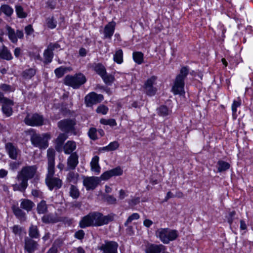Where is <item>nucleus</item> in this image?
I'll return each instance as SVG.
<instances>
[{"label":"nucleus","mask_w":253,"mask_h":253,"mask_svg":"<svg viewBox=\"0 0 253 253\" xmlns=\"http://www.w3.org/2000/svg\"><path fill=\"white\" fill-rule=\"evenodd\" d=\"M48 159L47 173L45 178V183L50 190L58 189L62 185V181L58 177H54L55 167V154L52 150H47Z\"/></svg>","instance_id":"1"},{"label":"nucleus","mask_w":253,"mask_h":253,"mask_svg":"<svg viewBox=\"0 0 253 253\" xmlns=\"http://www.w3.org/2000/svg\"><path fill=\"white\" fill-rule=\"evenodd\" d=\"M189 73L187 67L181 68L179 74L176 77L172 90L174 94L183 95L184 91V80Z\"/></svg>","instance_id":"2"},{"label":"nucleus","mask_w":253,"mask_h":253,"mask_svg":"<svg viewBox=\"0 0 253 253\" xmlns=\"http://www.w3.org/2000/svg\"><path fill=\"white\" fill-rule=\"evenodd\" d=\"M156 237L165 244H168L178 237V232L176 230L170 229L169 228H161L155 232Z\"/></svg>","instance_id":"3"},{"label":"nucleus","mask_w":253,"mask_h":253,"mask_svg":"<svg viewBox=\"0 0 253 253\" xmlns=\"http://www.w3.org/2000/svg\"><path fill=\"white\" fill-rule=\"evenodd\" d=\"M36 166H28L24 167L21 170L18 172L16 179L18 181H22L28 186V181L33 178L37 172Z\"/></svg>","instance_id":"4"},{"label":"nucleus","mask_w":253,"mask_h":253,"mask_svg":"<svg viewBox=\"0 0 253 253\" xmlns=\"http://www.w3.org/2000/svg\"><path fill=\"white\" fill-rule=\"evenodd\" d=\"M90 213L94 227L101 226L108 224L114 220L115 215L113 213L104 215L102 213L98 211H93Z\"/></svg>","instance_id":"5"},{"label":"nucleus","mask_w":253,"mask_h":253,"mask_svg":"<svg viewBox=\"0 0 253 253\" xmlns=\"http://www.w3.org/2000/svg\"><path fill=\"white\" fill-rule=\"evenodd\" d=\"M30 131L33 132L30 139L32 144L34 146L43 149H46L48 147V140L50 138L49 134L47 133L42 135L37 134L34 132L33 129H31Z\"/></svg>","instance_id":"6"},{"label":"nucleus","mask_w":253,"mask_h":253,"mask_svg":"<svg viewBox=\"0 0 253 253\" xmlns=\"http://www.w3.org/2000/svg\"><path fill=\"white\" fill-rule=\"evenodd\" d=\"M86 82L85 76L82 74H76L74 76L67 75L64 80V84L71 86L74 89L79 88Z\"/></svg>","instance_id":"7"},{"label":"nucleus","mask_w":253,"mask_h":253,"mask_svg":"<svg viewBox=\"0 0 253 253\" xmlns=\"http://www.w3.org/2000/svg\"><path fill=\"white\" fill-rule=\"evenodd\" d=\"M58 127L64 133H71L74 135L77 134L75 126L76 125V120L71 119H63L58 122Z\"/></svg>","instance_id":"8"},{"label":"nucleus","mask_w":253,"mask_h":253,"mask_svg":"<svg viewBox=\"0 0 253 253\" xmlns=\"http://www.w3.org/2000/svg\"><path fill=\"white\" fill-rule=\"evenodd\" d=\"M0 103L2 104L1 110L6 117H10L13 113L12 107L14 105V101L4 96L0 91Z\"/></svg>","instance_id":"9"},{"label":"nucleus","mask_w":253,"mask_h":253,"mask_svg":"<svg viewBox=\"0 0 253 253\" xmlns=\"http://www.w3.org/2000/svg\"><path fill=\"white\" fill-rule=\"evenodd\" d=\"M26 125L32 126H42L43 124V117L38 113H28L24 120Z\"/></svg>","instance_id":"10"},{"label":"nucleus","mask_w":253,"mask_h":253,"mask_svg":"<svg viewBox=\"0 0 253 253\" xmlns=\"http://www.w3.org/2000/svg\"><path fill=\"white\" fill-rule=\"evenodd\" d=\"M104 99L102 94H98L95 92H91L84 97V103L86 107H90L101 102Z\"/></svg>","instance_id":"11"},{"label":"nucleus","mask_w":253,"mask_h":253,"mask_svg":"<svg viewBox=\"0 0 253 253\" xmlns=\"http://www.w3.org/2000/svg\"><path fill=\"white\" fill-rule=\"evenodd\" d=\"M5 28L8 39L12 43H16L18 39H23L24 33L22 30H17L16 31H15L14 29L8 25H6Z\"/></svg>","instance_id":"12"},{"label":"nucleus","mask_w":253,"mask_h":253,"mask_svg":"<svg viewBox=\"0 0 253 253\" xmlns=\"http://www.w3.org/2000/svg\"><path fill=\"white\" fill-rule=\"evenodd\" d=\"M39 247L37 241L30 237H25L24 249L25 253H33L39 249Z\"/></svg>","instance_id":"13"},{"label":"nucleus","mask_w":253,"mask_h":253,"mask_svg":"<svg viewBox=\"0 0 253 253\" xmlns=\"http://www.w3.org/2000/svg\"><path fill=\"white\" fill-rule=\"evenodd\" d=\"M118 244L114 241L105 242L102 244L99 249L102 251V253H118Z\"/></svg>","instance_id":"14"},{"label":"nucleus","mask_w":253,"mask_h":253,"mask_svg":"<svg viewBox=\"0 0 253 253\" xmlns=\"http://www.w3.org/2000/svg\"><path fill=\"white\" fill-rule=\"evenodd\" d=\"M156 80L155 76L151 77L148 79L144 84V91L148 95H154L156 92V89L153 86V84Z\"/></svg>","instance_id":"15"},{"label":"nucleus","mask_w":253,"mask_h":253,"mask_svg":"<svg viewBox=\"0 0 253 253\" xmlns=\"http://www.w3.org/2000/svg\"><path fill=\"white\" fill-rule=\"evenodd\" d=\"M100 182V178L98 177H88L84 179L83 181L84 185L87 190H93L98 185Z\"/></svg>","instance_id":"16"},{"label":"nucleus","mask_w":253,"mask_h":253,"mask_svg":"<svg viewBox=\"0 0 253 253\" xmlns=\"http://www.w3.org/2000/svg\"><path fill=\"white\" fill-rule=\"evenodd\" d=\"M116 23L112 21L108 23L104 27L103 31L104 39H110L113 36L115 29Z\"/></svg>","instance_id":"17"},{"label":"nucleus","mask_w":253,"mask_h":253,"mask_svg":"<svg viewBox=\"0 0 253 253\" xmlns=\"http://www.w3.org/2000/svg\"><path fill=\"white\" fill-rule=\"evenodd\" d=\"M79 226L81 228L94 227L90 212L81 218L79 222Z\"/></svg>","instance_id":"18"},{"label":"nucleus","mask_w":253,"mask_h":253,"mask_svg":"<svg viewBox=\"0 0 253 253\" xmlns=\"http://www.w3.org/2000/svg\"><path fill=\"white\" fill-rule=\"evenodd\" d=\"M166 250V247L162 244L156 245L151 244L148 245L145 249L146 253H161Z\"/></svg>","instance_id":"19"},{"label":"nucleus","mask_w":253,"mask_h":253,"mask_svg":"<svg viewBox=\"0 0 253 253\" xmlns=\"http://www.w3.org/2000/svg\"><path fill=\"white\" fill-rule=\"evenodd\" d=\"M79 163L78 156L76 152L72 153L67 159V169H75Z\"/></svg>","instance_id":"20"},{"label":"nucleus","mask_w":253,"mask_h":253,"mask_svg":"<svg viewBox=\"0 0 253 253\" xmlns=\"http://www.w3.org/2000/svg\"><path fill=\"white\" fill-rule=\"evenodd\" d=\"M68 138V136L66 133H60L55 140V149L58 152H61L63 150V144L64 141Z\"/></svg>","instance_id":"21"},{"label":"nucleus","mask_w":253,"mask_h":253,"mask_svg":"<svg viewBox=\"0 0 253 253\" xmlns=\"http://www.w3.org/2000/svg\"><path fill=\"white\" fill-rule=\"evenodd\" d=\"M5 149L9 157L13 159L16 160L18 155V149L11 143H7L5 144Z\"/></svg>","instance_id":"22"},{"label":"nucleus","mask_w":253,"mask_h":253,"mask_svg":"<svg viewBox=\"0 0 253 253\" xmlns=\"http://www.w3.org/2000/svg\"><path fill=\"white\" fill-rule=\"evenodd\" d=\"M42 221L45 224H49L57 223L60 219L56 214L50 213L44 214L42 218Z\"/></svg>","instance_id":"23"},{"label":"nucleus","mask_w":253,"mask_h":253,"mask_svg":"<svg viewBox=\"0 0 253 253\" xmlns=\"http://www.w3.org/2000/svg\"><path fill=\"white\" fill-rule=\"evenodd\" d=\"M13 213L14 215L21 221H25L26 219V215L24 211H22L20 207H19L16 205H13L11 207Z\"/></svg>","instance_id":"24"},{"label":"nucleus","mask_w":253,"mask_h":253,"mask_svg":"<svg viewBox=\"0 0 253 253\" xmlns=\"http://www.w3.org/2000/svg\"><path fill=\"white\" fill-rule=\"evenodd\" d=\"M35 204L31 200L27 199H22L20 200V208L29 212L34 207Z\"/></svg>","instance_id":"25"},{"label":"nucleus","mask_w":253,"mask_h":253,"mask_svg":"<svg viewBox=\"0 0 253 253\" xmlns=\"http://www.w3.org/2000/svg\"><path fill=\"white\" fill-rule=\"evenodd\" d=\"M28 235L27 237H30L33 239H39L40 237L39 230L36 225H31L28 229Z\"/></svg>","instance_id":"26"},{"label":"nucleus","mask_w":253,"mask_h":253,"mask_svg":"<svg viewBox=\"0 0 253 253\" xmlns=\"http://www.w3.org/2000/svg\"><path fill=\"white\" fill-rule=\"evenodd\" d=\"M76 148V144L74 141H68L64 145L63 149L66 154H72Z\"/></svg>","instance_id":"27"},{"label":"nucleus","mask_w":253,"mask_h":253,"mask_svg":"<svg viewBox=\"0 0 253 253\" xmlns=\"http://www.w3.org/2000/svg\"><path fill=\"white\" fill-rule=\"evenodd\" d=\"M99 157L95 156L93 157L90 162L91 169L92 171H94L97 174H98L100 171V167L98 164Z\"/></svg>","instance_id":"28"},{"label":"nucleus","mask_w":253,"mask_h":253,"mask_svg":"<svg viewBox=\"0 0 253 253\" xmlns=\"http://www.w3.org/2000/svg\"><path fill=\"white\" fill-rule=\"evenodd\" d=\"M0 58L6 60L12 59L11 53L4 45H3L2 48H0Z\"/></svg>","instance_id":"29"},{"label":"nucleus","mask_w":253,"mask_h":253,"mask_svg":"<svg viewBox=\"0 0 253 253\" xmlns=\"http://www.w3.org/2000/svg\"><path fill=\"white\" fill-rule=\"evenodd\" d=\"M79 175L78 173L70 171L67 175L66 180L69 182L76 184L79 180Z\"/></svg>","instance_id":"30"},{"label":"nucleus","mask_w":253,"mask_h":253,"mask_svg":"<svg viewBox=\"0 0 253 253\" xmlns=\"http://www.w3.org/2000/svg\"><path fill=\"white\" fill-rule=\"evenodd\" d=\"M37 212L39 214H44L47 211V206L46 201L42 200L37 205Z\"/></svg>","instance_id":"31"},{"label":"nucleus","mask_w":253,"mask_h":253,"mask_svg":"<svg viewBox=\"0 0 253 253\" xmlns=\"http://www.w3.org/2000/svg\"><path fill=\"white\" fill-rule=\"evenodd\" d=\"M114 61L118 64H121L123 61V52L121 49H118L113 58Z\"/></svg>","instance_id":"32"},{"label":"nucleus","mask_w":253,"mask_h":253,"mask_svg":"<svg viewBox=\"0 0 253 253\" xmlns=\"http://www.w3.org/2000/svg\"><path fill=\"white\" fill-rule=\"evenodd\" d=\"M20 182L19 184L15 183L12 185L13 187V190L15 191H19L21 192H25L26 189L27 188L28 186L25 184L22 181H19Z\"/></svg>","instance_id":"33"},{"label":"nucleus","mask_w":253,"mask_h":253,"mask_svg":"<svg viewBox=\"0 0 253 253\" xmlns=\"http://www.w3.org/2000/svg\"><path fill=\"white\" fill-rule=\"evenodd\" d=\"M43 56L45 60L44 62L45 63H50L52 61V58L53 57V53L47 47V48L44 51Z\"/></svg>","instance_id":"34"},{"label":"nucleus","mask_w":253,"mask_h":253,"mask_svg":"<svg viewBox=\"0 0 253 253\" xmlns=\"http://www.w3.org/2000/svg\"><path fill=\"white\" fill-rule=\"evenodd\" d=\"M69 195L74 199H76L79 198L80 196V192L76 186L74 185H71L69 189Z\"/></svg>","instance_id":"35"},{"label":"nucleus","mask_w":253,"mask_h":253,"mask_svg":"<svg viewBox=\"0 0 253 253\" xmlns=\"http://www.w3.org/2000/svg\"><path fill=\"white\" fill-rule=\"evenodd\" d=\"M36 74V70L30 68L24 70L22 74V77L25 79H30Z\"/></svg>","instance_id":"36"},{"label":"nucleus","mask_w":253,"mask_h":253,"mask_svg":"<svg viewBox=\"0 0 253 253\" xmlns=\"http://www.w3.org/2000/svg\"><path fill=\"white\" fill-rule=\"evenodd\" d=\"M218 171L222 172L230 168V164L223 161H219L217 162Z\"/></svg>","instance_id":"37"},{"label":"nucleus","mask_w":253,"mask_h":253,"mask_svg":"<svg viewBox=\"0 0 253 253\" xmlns=\"http://www.w3.org/2000/svg\"><path fill=\"white\" fill-rule=\"evenodd\" d=\"M134 61L138 64H141L143 62V54L141 52L136 51L132 54Z\"/></svg>","instance_id":"38"},{"label":"nucleus","mask_w":253,"mask_h":253,"mask_svg":"<svg viewBox=\"0 0 253 253\" xmlns=\"http://www.w3.org/2000/svg\"><path fill=\"white\" fill-rule=\"evenodd\" d=\"M94 71L100 76L101 77L106 73V69L105 67L101 64L98 63L95 65L94 67Z\"/></svg>","instance_id":"39"},{"label":"nucleus","mask_w":253,"mask_h":253,"mask_svg":"<svg viewBox=\"0 0 253 253\" xmlns=\"http://www.w3.org/2000/svg\"><path fill=\"white\" fill-rule=\"evenodd\" d=\"M2 12L8 17H10L13 13V8L7 4L1 5Z\"/></svg>","instance_id":"40"},{"label":"nucleus","mask_w":253,"mask_h":253,"mask_svg":"<svg viewBox=\"0 0 253 253\" xmlns=\"http://www.w3.org/2000/svg\"><path fill=\"white\" fill-rule=\"evenodd\" d=\"M119 146V143L114 141L109 143V144L105 147L103 148V150H105L106 151H114L118 149Z\"/></svg>","instance_id":"41"},{"label":"nucleus","mask_w":253,"mask_h":253,"mask_svg":"<svg viewBox=\"0 0 253 253\" xmlns=\"http://www.w3.org/2000/svg\"><path fill=\"white\" fill-rule=\"evenodd\" d=\"M15 11L18 17L20 18H25L27 16V14L24 11L23 8L21 5L15 6Z\"/></svg>","instance_id":"42"},{"label":"nucleus","mask_w":253,"mask_h":253,"mask_svg":"<svg viewBox=\"0 0 253 253\" xmlns=\"http://www.w3.org/2000/svg\"><path fill=\"white\" fill-rule=\"evenodd\" d=\"M104 82L108 85H111L114 81V77L110 74L105 73L102 77Z\"/></svg>","instance_id":"43"},{"label":"nucleus","mask_w":253,"mask_h":253,"mask_svg":"<svg viewBox=\"0 0 253 253\" xmlns=\"http://www.w3.org/2000/svg\"><path fill=\"white\" fill-rule=\"evenodd\" d=\"M100 123L102 125H109L111 126H114L117 125L116 120L114 119H101L100 120Z\"/></svg>","instance_id":"44"},{"label":"nucleus","mask_w":253,"mask_h":253,"mask_svg":"<svg viewBox=\"0 0 253 253\" xmlns=\"http://www.w3.org/2000/svg\"><path fill=\"white\" fill-rule=\"evenodd\" d=\"M67 69V68L61 66L59 68H56L54 71V73L57 78H61L66 72Z\"/></svg>","instance_id":"45"},{"label":"nucleus","mask_w":253,"mask_h":253,"mask_svg":"<svg viewBox=\"0 0 253 253\" xmlns=\"http://www.w3.org/2000/svg\"><path fill=\"white\" fill-rule=\"evenodd\" d=\"M157 113L159 116L165 117L169 115V110L167 106H161L157 109Z\"/></svg>","instance_id":"46"},{"label":"nucleus","mask_w":253,"mask_h":253,"mask_svg":"<svg viewBox=\"0 0 253 253\" xmlns=\"http://www.w3.org/2000/svg\"><path fill=\"white\" fill-rule=\"evenodd\" d=\"M140 218V215L137 213H133L130 215L126 221L125 222L124 225L125 226H127L129 223L131 222L133 220H137Z\"/></svg>","instance_id":"47"},{"label":"nucleus","mask_w":253,"mask_h":253,"mask_svg":"<svg viewBox=\"0 0 253 253\" xmlns=\"http://www.w3.org/2000/svg\"><path fill=\"white\" fill-rule=\"evenodd\" d=\"M112 176H120L123 174V170L120 167H116L110 170Z\"/></svg>","instance_id":"48"},{"label":"nucleus","mask_w":253,"mask_h":253,"mask_svg":"<svg viewBox=\"0 0 253 253\" xmlns=\"http://www.w3.org/2000/svg\"><path fill=\"white\" fill-rule=\"evenodd\" d=\"M96 111L97 113L105 115L108 111V108L104 105H100L97 108Z\"/></svg>","instance_id":"49"},{"label":"nucleus","mask_w":253,"mask_h":253,"mask_svg":"<svg viewBox=\"0 0 253 253\" xmlns=\"http://www.w3.org/2000/svg\"><path fill=\"white\" fill-rule=\"evenodd\" d=\"M46 23L47 27L50 29H54L56 26V21L53 19V17L48 18L46 19Z\"/></svg>","instance_id":"50"},{"label":"nucleus","mask_w":253,"mask_h":253,"mask_svg":"<svg viewBox=\"0 0 253 253\" xmlns=\"http://www.w3.org/2000/svg\"><path fill=\"white\" fill-rule=\"evenodd\" d=\"M104 200L108 204H115L117 203V199L112 195H107L104 197Z\"/></svg>","instance_id":"51"},{"label":"nucleus","mask_w":253,"mask_h":253,"mask_svg":"<svg viewBox=\"0 0 253 253\" xmlns=\"http://www.w3.org/2000/svg\"><path fill=\"white\" fill-rule=\"evenodd\" d=\"M85 235V233L84 230L80 229L75 233L74 237L75 238L79 240H83Z\"/></svg>","instance_id":"52"},{"label":"nucleus","mask_w":253,"mask_h":253,"mask_svg":"<svg viewBox=\"0 0 253 253\" xmlns=\"http://www.w3.org/2000/svg\"><path fill=\"white\" fill-rule=\"evenodd\" d=\"M241 105V100L239 99L238 100H234L232 105V111L233 113H236L237 112V108Z\"/></svg>","instance_id":"53"},{"label":"nucleus","mask_w":253,"mask_h":253,"mask_svg":"<svg viewBox=\"0 0 253 253\" xmlns=\"http://www.w3.org/2000/svg\"><path fill=\"white\" fill-rule=\"evenodd\" d=\"M25 32L26 35V37H28L32 35L34 32V30L32 26L29 24L25 27Z\"/></svg>","instance_id":"54"},{"label":"nucleus","mask_w":253,"mask_h":253,"mask_svg":"<svg viewBox=\"0 0 253 253\" xmlns=\"http://www.w3.org/2000/svg\"><path fill=\"white\" fill-rule=\"evenodd\" d=\"M88 135L89 137L92 140L97 139L96 136V129L95 128H90L88 131Z\"/></svg>","instance_id":"55"},{"label":"nucleus","mask_w":253,"mask_h":253,"mask_svg":"<svg viewBox=\"0 0 253 253\" xmlns=\"http://www.w3.org/2000/svg\"><path fill=\"white\" fill-rule=\"evenodd\" d=\"M13 233L15 235H20L22 231V228L19 225H15L12 228Z\"/></svg>","instance_id":"56"},{"label":"nucleus","mask_w":253,"mask_h":253,"mask_svg":"<svg viewBox=\"0 0 253 253\" xmlns=\"http://www.w3.org/2000/svg\"><path fill=\"white\" fill-rule=\"evenodd\" d=\"M112 177L110 172V170L106 171L104 173H103L100 177H99L100 179L103 180H106L109 179L110 177Z\"/></svg>","instance_id":"57"},{"label":"nucleus","mask_w":253,"mask_h":253,"mask_svg":"<svg viewBox=\"0 0 253 253\" xmlns=\"http://www.w3.org/2000/svg\"><path fill=\"white\" fill-rule=\"evenodd\" d=\"M32 194L35 197L40 198H42L43 197L42 192L38 189L32 190Z\"/></svg>","instance_id":"58"},{"label":"nucleus","mask_w":253,"mask_h":253,"mask_svg":"<svg viewBox=\"0 0 253 253\" xmlns=\"http://www.w3.org/2000/svg\"><path fill=\"white\" fill-rule=\"evenodd\" d=\"M140 202V199L138 197H136L129 200L128 203L131 207H133L138 204Z\"/></svg>","instance_id":"59"},{"label":"nucleus","mask_w":253,"mask_h":253,"mask_svg":"<svg viewBox=\"0 0 253 253\" xmlns=\"http://www.w3.org/2000/svg\"><path fill=\"white\" fill-rule=\"evenodd\" d=\"M49 49L51 50L52 52L55 49H57L60 47V45L58 43H50L47 47Z\"/></svg>","instance_id":"60"},{"label":"nucleus","mask_w":253,"mask_h":253,"mask_svg":"<svg viewBox=\"0 0 253 253\" xmlns=\"http://www.w3.org/2000/svg\"><path fill=\"white\" fill-rule=\"evenodd\" d=\"M127 196V195L126 193L125 190H124L123 189H121L120 190L119 196V199L123 200Z\"/></svg>","instance_id":"61"},{"label":"nucleus","mask_w":253,"mask_h":253,"mask_svg":"<svg viewBox=\"0 0 253 253\" xmlns=\"http://www.w3.org/2000/svg\"><path fill=\"white\" fill-rule=\"evenodd\" d=\"M19 166V163L16 162H13L10 163L9 166L11 169L15 170L17 169Z\"/></svg>","instance_id":"62"},{"label":"nucleus","mask_w":253,"mask_h":253,"mask_svg":"<svg viewBox=\"0 0 253 253\" xmlns=\"http://www.w3.org/2000/svg\"><path fill=\"white\" fill-rule=\"evenodd\" d=\"M153 224L152 221L150 219H146L143 221V224L147 227H150Z\"/></svg>","instance_id":"63"},{"label":"nucleus","mask_w":253,"mask_h":253,"mask_svg":"<svg viewBox=\"0 0 253 253\" xmlns=\"http://www.w3.org/2000/svg\"><path fill=\"white\" fill-rule=\"evenodd\" d=\"M21 54V49L19 47H16L14 51V54L16 57H19Z\"/></svg>","instance_id":"64"}]
</instances>
